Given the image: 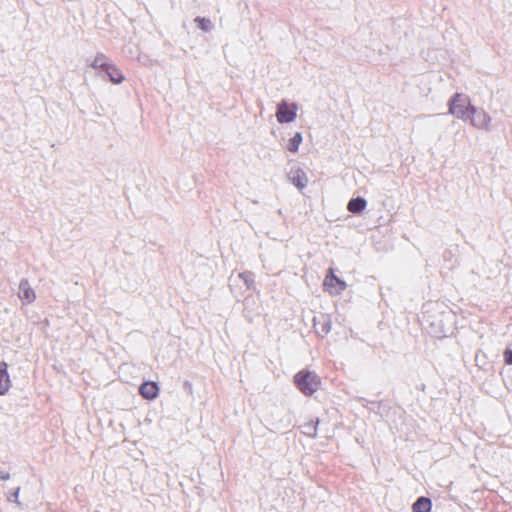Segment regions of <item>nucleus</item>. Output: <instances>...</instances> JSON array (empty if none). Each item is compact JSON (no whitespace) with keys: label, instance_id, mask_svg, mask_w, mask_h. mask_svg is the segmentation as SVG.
<instances>
[{"label":"nucleus","instance_id":"obj_1","mask_svg":"<svg viewBox=\"0 0 512 512\" xmlns=\"http://www.w3.org/2000/svg\"><path fill=\"white\" fill-rule=\"evenodd\" d=\"M448 108L449 114L452 116L463 121H468L474 106L471 104L469 96L462 93H456L449 100Z\"/></svg>","mask_w":512,"mask_h":512},{"label":"nucleus","instance_id":"obj_2","mask_svg":"<svg viewBox=\"0 0 512 512\" xmlns=\"http://www.w3.org/2000/svg\"><path fill=\"white\" fill-rule=\"evenodd\" d=\"M295 383L303 394L312 395L319 389L321 380L314 372L303 370L296 374Z\"/></svg>","mask_w":512,"mask_h":512},{"label":"nucleus","instance_id":"obj_3","mask_svg":"<svg viewBox=\"0 0 512 512\" xmlns=\"http://www.w3.org/2000/svg\"><path fill=\"white\" fill-rule=\"evenodd\" d=\"M297 105L282 101L277 105L276 118L279 123H290L296 119Z\"/></svg>","mask_w":512,"mask_h":512},{"label":"nucleus","instance_id":"obj_4","mask_svg":"<svg viewBox=\"0 0 512 512\" xmlns=\"http://www.w3.org/2000/svg\"><path fill=\"white\" fill-rule=\"evenodd\" d=\"M291 425L289 414L283 407H272L271 409V427L274 431L288 428Z\"/></svg>","mask_w":512,"mask_h":512},{"label":"nucleus","instance_id":"obj_5","mask_svg":"<svg viewBox=\"0 0 512 512\" xmlns=\"http://www.w3.org/2000/svg\"><path fill=\"white\" fill-rule=\"evenodd\" d=\"M468 121L477 129H490L491 117L483 109L474 107Z\"/></svg>","mask_w":512,"mask_h":512},{"label":"nucleus","instance_id":"obj_6","mask_svg":"<svg viewBox=\"0 0 512 512\" xmlns=\"http://www.w3.org/2000/svg\"><path fill=\"white\" fill-rule=\"evenodd\" d=\"M324 286L332 294H340L346 289V283L335 276L332 269H329L324 279Z\"/></svg>","mask_w":512,"mask_h":512},{"label":"nucleus","instance_id":"obj_7","mask_svg":"<svg viewBox=\"0 0 512 512\" xmlns=\"http://www.w3.org/2000/svg\"><path fill=\"white\" fill-rule=\"evenodd\" d=\"M288 177L290 182L300 190L306 188L309 182L307 174L301 168L291 169Z\"/></svg>","mask_w":512,"mask_h":512},{"label":"nucleus","instance_id":"obj_8","mask_svg":"<svg viewBox=\"0 0 512 512\" xmlns=\"http://www.w3.org/2000/svg\"><path fill=\"white\" fill-rule=\"evenodd\" d=\"M18 297L27 304L32 303L36 299V293L29 285L27 279H22L19 283Z\"/></svg>","mask_w":512,"mask_h":512},{"label":"nucleus","instance_id":"obj_9","mask_svg":"<svg viewBox=\"0 0 512 512\" xmlns=\"http://www.w3.org/2000/svg\"><path fill=\"white\" fill-rule=\"evenodd\" d=\"M140 395L147 400H154L159 395V386L156 382H144L139 388Z\"/></svg>","mask_w":512,"mask_h":512},{"label":"nucleus","instance_id":"obj_10","mask_svg":"<svg viewBox=\"0 0 512 512\" xmlns=\"http://www.w3.org/2000/svg\"><path fill=\"white\" fill-rule=\"evenodd\" d=\"M11 388V380L7 371V363L0 361V395H5Z\"/></svg>","mask_w":512,"mask_h":512},{"label":"nucleus","instance_id":"obj_11","mask_svg":"<svg viewBox=\"0 0 512 512\" xmlns=\"http://www.w3.org/2000/svg\"><path fill=\"white\" fill-rule=\"evenodd\" d=\"M108 75L111 82L120 84L124 80V76L121 71L112 63H110L104 70Z\"/></svg>","mask_w":512,"mask_h":512},{"label":"nucleus","instance_id":"obj_12","mask_svg":"<svg viewBox=\"0 0 512 512\" xmlns=\"http://www.w3.org/2000/svg\"><path fill=\"white\" fill-rule=\"evenodd\" d=\"M367 205V201L362 197L353 198L348 202L347 209L351 213H360L362 212Z\"/></svg>","mask_w":512,"mask_h":512},{"label":"nucleus","instance_id":"obj_13","mask_svg":"<svg viewBox=\"0 0 512 512\" xmlns=\"http://www.w3.org/2000/svg\"><path fill=\"white\" fill-rule=\"evenodd\" d=\"M432 507L430 499L426 497H420L417 499V501L413 504L412 510L413 512H430Z\"/></svg>","mask_w":512,"mask_h":512},{"label":"nucleus","instance_id":"obj_14","mask_svg":"<svg viewBox=\"0 0 512 512\" xmlns=\"http://www.w3.org/2000/svg\"><path fill=\"white\" fill-rule=\"evenodd\" d=\"M302 141V134L300 132H296L295 135L289 140L287 149L292 153H296Z\"/></svg>","mask_w":512,"mask_h":512},{"label":"nucleus","instance_id":"obj_15","mask_svg":"<svg viewBox=\"0 0 512 512\" xmlns=\"http://www.w3.org/2000/svg\"><path fill=\"white\" fill-rule=\"evenodd\" d=\"M110 64V62H108L107 58L105 57V55L103 54H98L94 60L91 62V66L93 68H100L102 69L103 71L106 69V67Z\"/></svg>","mask_w":512,"mask_h":512},{"label":"nucleus","instance_id":"obj_16","mask_svg":"<svg viewBox=\"0 0 512 512\" xmlns=\"http://www.w3.org/2000/svg\"><path fill=\"white\" fill-rule=\"evenodd\" d=\"M195 23H197L198 27L204 32H209L213 28V24L210 19L205 17H197L195 18Z\"/></svg>","mask_w":512,"mask_h":512},{"label":"nucleus","instance_id":"obj_17","mask_svg":"<svg viewBox=\"0 0 512 512\" xmlns=\"http://www.w3.org/2000/svg\"><path fill=\"white\" fill-rule=\"evenodd\" d=\"M315 326L319 334L327 335L331 330V321L328 318H325L323 322H315Z\"/></svg>","mask_w":512,"mask_h":512},{"label":"nucleus","instance_id":"obj_18","mask_svg":"<svg viewBox=\"0 0 512 512\" xmlns=\"http://www.w3.org/2000/svg\"><path fill=\"white\" fill-rule=\"evenodd\" d=\"M237 279L243 281L245 283V285L247 286V288H250L253 284V280L251 278V274L250 273H239L238 276H237Z\"/></svg>","mask_w":512,"mask_h":512},{"label":"nucleus","instance_id":"obj_19","mask_svg":"<svg viewBox=\"0 0 512 512\" xmlns=\"http://www.w3.org/2000/svg\"><path fill=\"white\" fill-rule=\"evenodd\" d=\"M19 492H20V488H16L15 491L8 497V501L10 502H14L18 505H20V502L18 501V496H19Z\"/></svg>","mask_w":512,"mask_h":512},{"label":"nucleus","instance_id":"obj_20","mask_svg":"<svg viewBox=\"0 0 512 512\" xmlns=\"http://www.w3.org/2000/svg\"><path fill=\"white\" fill-rule=\"evenodd\" d=\"M10 478V473L0 468V481H8Z\"/></svg>","mask_w":512,"mask_h":512},{"label":"nucleus","instance_id":"obj_21","mask_svg":"<svg viewBox=\"0 0 512 512\" xmlns=\"http://www.w3.org/2000/svg\"><path fill=\"white\" fill-rule=\"evenodd\" d=\"M504 358H505V362L507 364H512V350L511 349H507L504 352Z\"/></svg>","mask_w":512,"mask_h":512}]
</instances>
